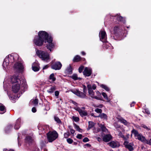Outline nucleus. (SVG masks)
Wrapping results in <instances>:
<instances>
[{
  "label": "nucleus",
  "instance_id": "obj_1",
  "mask_svg": "<svg viewBox=\"0 0 151 151\" xmlns=\"http://www.w3.org/2000/svg\"><path fill=\"white\" fill-rule=\"evenodd\" d=\"M9 81L12 85V91L14 93L18 92L20 89L25 91L28 88L26 80H21L17 76H12Z\"/></svg>",
  "mask_w": 151,
  "mask_h": 151
},
{
  "label": "nucleus",
  "instance_id": "obj_2",
  "mask_svg": "<svg viewBox=\"0 0 151 151\" xmlns=\"http://www.w3.org/2000/svg\"><path fill=\"white\" fill-rule=\"evenodd\" d=\"M38 36L43 40L45 43L47 42V44H46L47 48L51 52L54 47V45L52 42V37L49 36L48 34L46 32L42 31H40L39 32Z\"/></svg>",
  "mask_w": 151,
  "mask_h": 151
},
{
  "label": "nucleus",
  "instance_id": "obj_3",
  "mask_svg": "<svg viewBox=\"0 0 151 151\" xmlns=\"http://www.w3.org/2000/svg\"><path fill=\"white\" fill-rule=\"evenodd\" d=\"M18 55L16 54H12L6 56L3 64V69L6 71L9 63H12L18 59Z\"/></svg>",
  "mask_w": 151,
  "mask_h": 151
},
{
  "label": "nucleus",
  "instance_id": "obj_4",
  "mask_svg": "<svg viewBox=\"0 0 151 151\" xmlns=\"http://www.w3.org/2000/svg\"><path fill=\"white\" fill-rule=\"evenodd\" d=\"M131 132L132 134L131 135V136L132 134H133L136 139H138L142 142L151 145V139L149 140H147L141 134L139 133L137 131L134 129L131 131Z\"/></svg>",
  "mask_w": 151,
  "mask_h": 151
},
{
  "label": "nucleus",
  "instance_id": "obj_5",
  "mask_svg": "<svg viewBox=\"0 0 151 151\" xmlns=\"http://www.w3.org/2000/svg\"><path fill=\"white\" fill-rule=\"evenodd\" d=\"M36 53L42 60L47 62L50 60V58L48 53L41 50H37Z\"/></svg>",
  "mask_w": 151,
  "mask_h": 151
},
{
  "label": "nucleus",
  "instance_id": "obj_6",
  "mask_svg": "<svg viewBox=\"0 0 151 151\" xmlns=\"http://www.w3.org/2000/svg\"><path fill=\"white\" fill-rule=\"evenodd\" d=\"M70 91L79 97L84 98L86 96V93L87 92V88L85 85L83 86V93L77 89H71Z\"/></svg>",
  "mask_w": 151,
  "mask_h": 151
},
{
  "label": "nucleus",
  "instance_id": "obj_7",
  "mask_svg": "<svg viewBox=\"0 0 151 151\" xmlns=\"http://www.w3.org/2000/svg\"><path fill=\"white\" fill-rule=\"evenodd\" d=\"M87 87L88 93L89 96L93 98L99 100L100 98L99 97L94 95V93L93 90H95L96 88V86L95 85L93 84L92 86L90 84H88Z\"/></svg>",
  "mask_w": 151,
  "mask_h": 151
},
{
  "label": "nucleus",
  "instance_id": "obj_8",
  "mask_svg": "<svg viewBox=\"0 0 151 151\" xmlns=\"http://www.w3.org/2000/svg\"><path fill=\"white\" fill-rule=\"evenodd\" d=\"M47 139L49 142H52L58 137V134L56 131L50 132L47 134Z\"/></svg>",
  "mask_w": 151,
  "mask_h": 151
},
{
  "label": "nucleus",
  "instance_id": "obj_9",
  "mask_svg": "<svg viewBox=\"0 0 151 151\" xmlns=\"http://www.w3.org/2000/svg\"><path fill=\"white\" fill-rule=\"evenodd\" d=\"M43 40L38 36H35L33 40V42L37 46H40L42 45L45 42Z\"/></svg>",
  "mask_w": 151,
  "mask_h": 151
},
{
  "label": "nucleus",
  "instance_id": "obj_10",
  "mask_svg": "<svg viewBox=\"0 0 151 151\" xmlns=\"http://www.w3.org/2000/svg\"><path fill=\"white\" fill-rule=\"evenodd\" d=\"M99 37L100 40L103 42H106L107 35L106 32L104 30H101L99 33Z\"/></svg>",
  "mask_w": 151,
  "mask_h": 151
},
{
  "label": "nucleus",
  "instance_id": "obj_11",
  "mask_svg": "<svg viewBox=\"0 0 151 151\" xmlns=\"http://www.w3.org/2000/svg\"><path fill=\"white\" fill-rule=\"evenodd\" d=\"M14 68L17 71L21 72L24 69V66L21 63H17L14 65Z\"/></svg>",
  "mask_w": 151,
  "mask_h": 151
},
{
  "label": "nucleus",
  "instance_id": "obj_12",
  "mask_svg": "<svg viewBox=\"0 0 151 151\" xmlns=\"http://www.w3.org/2000/svg\"><path fill=\"white\" fill-rule=\"evenodd\" d=\"M62 66L61 63L59 62H58L52 65L51 68L55 70H59L61 68Z\"/></svg>",
  "mask_w": 151,
  "mask_h": 151
},
{
  "label": "nucleus",
  "instance_id": "obj_13",
  "mask_svg": "<svg viewBox=\"0 0 151 151\" xmlns=\"http://www.w3.org/2000/svg\"><path fill=\"white\" fill-rule=\"evenodd\" d=\"M75 109L78 111L80 115L82 117L86 116L87 115V112L84 110H83L80 108L78 107H75Z\"/></svg>",
  "mask_w": 151,
  "mask_h": 151
},
{
  "label": "nucleus",
  "instance_id": "obj_14",
  "mask_svg": "<svg viewBox=\"0 0 151 151\" xmlns=\"http://www.w3.org/2000/svg\"><path fill=\"white\" fill-rule=\"evenodd\" d=\"M32 68L34 71H37L39 70L40 67L37 61H35L32 64Z\"/></svg>",
  "mask_w": 151,
  "mask_h": 151
},
{
  "label": "nucleus",
  "instance_id": "obj_15",
  "mask_svg": "<svg viewBox=\"0 0 151 151\" xmlns=\"http://www.w3.org/2000/svg\"><path fill=\"white\" fill-rule=\"evenodd\" d=\"M92 73L91 69L89 68L86 67L83 72V74L87 76H90Z\"/></svg>",
  "mask_w": 151,
  "mask_h": 151
},
{
  "label": "nucleus",
  "instance_id": "obj_16",
  "mask_svg": "<svg viewBox=\"0 0 151 151\" xmlns=\"http://www.w3.org/2000/svg\"><path fill=\"white\" fill-rule=\"evenodd\" d=\"M119 121L121 123L125 125L128 126L130 125V123L127 122L126 120L122 117H120L118 118Z\"/></svg>",
  "mask_w": 151,
  "mask_h": 151
},
{
  "label": "nucleus",
  "instance_id": "obj_17",
  "mask_svg": "<svg viewBox=\"0 0 151 151\" xmlns=\"http://www.w3.org/2000/svg\"><path fill=\"white\" fill-rule=\"evenodd\" d=\"M112 136L110 134H106L103 137L104 141L107 142L110 141L111 139Z\"/></svg>",
  "mask_w": 151,
  "mask_h": 151
},
{
  "label": "nucleus",
  "instance_id": "obj_18",
  "mask_svg": "<svg viewBox=\"0 0 151 151\" xmlns=\"http://www.w3.org/2000/svg\"><path fill=\"white\" fill-rule=\"evenodd\" d=\"M124 145L126 146L127 148H128L130 151H131L133 150V144L132 143H129L128 142H124Z\"/></svg>",
  "mask_w": 151,
  "mask_h": 151
},
{
  "label": "nucleus",
  "instance_id": "obj_19",
  "mask_svg": "<svg viewBox=\"0 0 151 151\" xmlns=\"http://www.w3.org/2000/svg\"><path fill=\"white\" fill-rule=\"evenodd\" d=\"M109 146L112 148H115L119 146V144L118 142L114 141H112L109 143Z\"/></svg>",
  "mask_w": 151,
  "mask_h": 151
},
{
  "label": "nucleus",
  "instance_id": "obj_20",
  "mask_svg": "<svg viewBox=\"0 0 151 151\" xmlns=\"http://www.w3.org/2000/svg\"><path fill=\"white\" fill-rule=\"evenodd\" d=\"M21 122V119L18 118L16 121L14 128L16 129H18L20 127V124Z\"/></svg>",
  "mask_w": 151,
  "mask_h": 151
},
{
  "label": "nucleus",
  "instance_id": "obj_21",
  "mask_svg": "<svg viewBox=\"0 0 151 151\" xmlns=\"http://www.w3.org/2000/svg\"><path fill=\"white\" fill-rule=\"evenodd\" d=\"M6 111L5 106L2 104H0V114H3Z\"/></svg>",
  "mask_w": 151,
  "mask_h": 151
},
{
  "label": "nucleus",
  "instance_id": "obj_22",
  "mask_svg": "<svg viewBox=\"0 0 151 151\" xmlns=\"http://www.w3.org/2000/svg\"><path fill=\"white\" fill-rule=\"evenodd\" d=\"M70 77L72 78L75 81L77 80H80L81 79V78L78 77L77 74H73Z\"/></svg>",
  "mask_w": 151,
  "mask_h": 151
},
{
  "label": "nucleus",
  "instance_id": "obj_23",
  "mask_svg": "<svg viewBox=\"0 0 151 151\" xmlns=\"http://www.w3.org/2000/svg\"><path fill=\"white\" fill-rule=\"evenodd\" d=\"M101 94L103 96L104 98L106 100L107 102H109L110 101V99L108 98L107 95L105 93L102 92L101 93Z\"/></svg>",
  "mask_w": 151,
  "mask_h": 151
},
{
  "label": "nucleus",
  "instance_id": "obj_24",
  "mask_svg": "<svg viewBox=\"0 0 151 151\" xmlns=\"http://www.w3.org/2000/svg\"><path fill=\"white\" fill-rule=\"evenodd\" d=\"M114 18L119 21H122L124 22V21L123 20L124 19L123 18L118 14L116 15L114 17Z\"/></svg>",
  "mask_w": 151,
  "mask_h": 151
},
{
  "label": "nucleus",
  "instance_id": "obj_25",
  "mask_svg": "<svg viewBox=\"0 0 151 151\" xmlns=\"http://www.w3.org/2000/svg\"><path fill=\"white\" fill-rule=\"evenodd\" d=\"M56 90V88L55 86H52L49 89H48L47 91V92L51 93L54 92V91Z\"/></svg>",
  "mask_w": 151,
  "mask_h": 151
},
{
  "label": "nucleus",
  "instance_id": "obj_26",
  "mask_svg": "<svg viewBox=\"0 0 151 151\" xmlns=\"http://www.w3.org/2000/svg\"><path fill=\"white\" fill-rule=\"evenodd\" d=\"M81 60V57L78 55L76 56L74 58L73 61L74 62H78Z\"/></svg>",
  "mask_w": 151,
  "mask_h": 151
},
{
  "label": "nucleus",
  "instance_id": "obj_27",
  "mask_svg": "<svg viewBox=\"0 0 151 151\" xmlns=\"http://www.w3.org/2000/svg\"><path fill=\"white\" fill-rule=\"evenodd\" d=\"M32 103L35 105H37L38 103V100L37 99H32L31 100L30 102V103Z\"/></svg>",
  "mask_w": 151,
  "mask_h": 151
},
{
  "label": "nucleus",
  "instance_id": "obj_28",
  "mask_svg": "<svg viewBox=\"0 0 151 151\" xmlns=\"http://www.w3.org/2000/svg\"><path fill=\"white\" fill-rule=\"evenodd\" d=\"M102 88L104 89L106 91H109V88L106 85L104 84H101L100 86Z\"/></svg>",
  "mask_w": 151,
  "mask_h": 151
},
{
  "label": "nucleus",
  "instance_id": "obj_29",
  "mask_svg": "<svg viewBox=\"0 0 151 151\" xmlns=\"http://www.w3.org/2000/svg\"><path fill=\"white\" fill-rule=\"evenodd\" d=\"M98 117H100L101 119H107V116L106 114L104 113H102L100 114Z\"/></svg>",
  "mask_w": 151,
  "mask_h": 151
},
{
  "label": "nucleus",
  "instance_id": "obj_30",
  "mask_svg": "<svg viewBox=\"0 0 151 151\" xmlns=\"http://www.w3.org/2000/svg\"><path fill=\"white\" fill-rule=\"evenodd\" d=\"M49 79L52 80V81H55L56 80V78L54 77V73L51 74L49 76Z\"/></svg>",
  "mask_w": 151,
  "mask_h": 151
},
{
  "label": "nucleus",
  "instance_id": "obj_31",
  "mask_svg": "<svg viewBox=\"0 0 151 151\" xmlns=\"http://www.w3.org/2000/svg\"><path fill=\"white\" fill-rule=\"evenodd\" d=\"M26 141L28 143L31 142L32 141V138L30 136L27 137L26 138Z\"/></svg>",
  "mask_w": 151,
  "mask_h": 151
},
{
  "label": "nucleus",
  "instance_id": "obj_32",
  "mask_svg": "<svg viewBox=\"0 0 151 151\" xmlns=\"http://www.w3.org/2000/svg\"><path fill=\"white\" fill-rule=\"evenodd\" d=\"M66 72L68 73L71 74L72 73V68L70 66H69L67 68L66 70Z\"/></svg>",
  "mask_w": 151,
  "mask_h": 151
},
{
  "label": "nucleus",
  "instance_id": "obj_33",
  "mask_svg": "<svg viewBox=\"0 0 151 151\" xmlns=\"http://www.w3.org/2000/svg\"><path fill=\"white\" fill-rule=\"evenodd\" d=\"M88 128L90 129L92 127L94 126V123L92 122H89Z\"/></svg>",
  "mask_w": 151,
  "mask_h": 151
},
{
  "label": "nucleus",
  "instance_id": "obj_34",
  "mask_svg": "<svg viewBox=\"0 0 151 151\" xmlns=\"http://www.w3.org/2000/svg\"><path fill=\"white\" fill-rule=\"evenodd\" d=\"M54 119L55 121L59 124L61 123V121L58 117H55Z\"/></svg>",
  "mask_w": 151,
  "mask_h": 151
},
{
  "label": "nucleus",
  "instance_id": "obj_35",
  "mask_svg": "<svg viewBox=\"0 0 151 151\" xmlns=\"http://www.w3.org/2000/svg\"><path fill=\"white\" fill-rule=\"evenodd\" d=\"M109 45L107 43H105L103 44V47L104 48L107 49L109 47Z\"/></svg>",
  "mask_w": 151,
  "mask_h": 151
},
{
  "label": "nucleus",
  "instance_id": "obj_36",
  "mask_svg": "<svg viewBox=\"0 0 151 151\" xmlns=\"http://www.w3.org/2000/svg\"><path fill=\"white\" fill-rule=\"evenodd\" d=\"M72 119L74 121L76 122H78L79 120V118L78 117L73 116L72 117Z\"/></svg>",
  "mask_w": 151,
  "mask_h": 151
},
{
  "label": "nucleus",
  "instance_id": "obj_37",
  "mask_svg": "<svg viewBox=\"0 0 151 151\" xmlns=\"http://www.w3.org/2000/svg\"><path fill=\"white\" fill-rule=\"evenodd\" d=\"M12 128V126L11 125H9L7 126L6 128V131L7 132V130H10Z\"/></svg>",
  "mask_w": 151,
  "mask_h": 151
},
{
  "label": "nucleus",
  "instance_id": "obj_38",
  "mask_svg": "<svg viewBox=\"0 0 151 151\" xmlns=\"http://www.w3.org/2000/svg\"><path fill=\"white\" fill-rule=\"evenodd\" d=\"M67 142L70 144L72 143L73 142V140L70 138H68L67 139Z\"/></svg>",
  "mask_w": 151,
  "mask_h": 151
},
{
  "label": "nucleus",
  "instance_id": "obj_39",
  "mask_svg": "<svg viewBox=\"0 0 151 151\" xmlns=\"http://www.w3.org/2000/svg\"><path fill=\"white\" fill-rule=\"evenodd\" d=\"M119 29V27H118L116 26L114 27V34L116 33L117 30Z\"/></svg>",
  "mask_w": 151,
  "mask_h": 151
},
{
  "label": "nucleus",
  "instance_id": "obj_40",
  "mask_svg": "<svg viewBox=\"0 0 151 151\" xmlns=\"http://www.w3.org/2000/svg\"><path fill=\"white\" fill-rule=\"evenodd\" d=\"M84 68V66H81L78 68V71L80 73H81L83 71Z\"/></svg>",
  "mask_w": 151,
  "mask_h": 151
},
{
  "label": "nucleus",
  "instance_id": "obj_41",
  "mask_svg": "<svg viewBox=\"0 0 151 151\" xmlns=\"http://www.w3.org/2000/svg\"><path fill=\"white\" fill-rule=\"evenodd\" d=\"M75 127L77 130L79 132H80V131L81 130V129L79 128V127L76 124H75Z\"/></svg>",
  "mask_w": 151,
  "mask_h": 151
},
{
  "label": "nucleus",
  "instance_id": "obj_42",
  "mask_svg": "<svg viewBox=\"0 0 151 151\" xmlns=\"http://www.w3.org/2000/svg\"><path fill=\"white\" fill-rule=\"evenodd\" d=\"M95 111L97 113H101L102 112V110L101 109L97 108L95 110Z\"/></svg>",
  "mask_w": 151,
  "mask_h": 151
},
{
  "label": "nucleus",
  "instance_id": "obj_43",
  "mask_svg": "<svg viewBox=\"0 0 151 151\" xmlns=\"http://www.w3.org/2000/svg\"><path fill=\"white\" fill-rule=\"evenodd\" d=\"M119 136L120 137H121L122 138H123V139L125 138V137L123 135L122 133L120 132L119 133Z\"/></svg>",
  "mask_w": 151,
  "mask_h": 151
},
{
  "label": "nucleus",
  "instance_id": "obj_44",
  "mask_svg": "<svg viewBox=\"0 0 151 151\" xmlns=\"http://www.w3.org/2000/svg\"><path fill=\"white\" fill-rule=\"evenodd\" d=\"M83 137V136L81 134H78L76 136V137L77 138L80 139H81Z\"/></svg>",
  "mask_w": 151,
  "mask_h": 151
},
{
  "label": "nucleus",
  "instance_id": "obj_45",
  "mask_svg": "<svg viewBox=\"0 0 151 151\" xmlns=\"http://www.w3.org/2000/svg\"><path fill=\"white\" fill-rule=\"evenodd\" d=\"M143 112L147 114H150V112L148 110V109H145L143 111Z\"/></svg>",
  "mask_w": 151,
  "mask_h": 151
},
{
  "label": "nucleus",
  "instance_id": "obj_46",
  "mask_svg": "<svg viewBox=\"0 0 151 151\" xmlns=\"http://www.w3.org/2000/svg\"><path fill=\"white\" fill-rule=\"evenodd\" d=\"M69 136V133L66 132L64 134V137L65 138H67Z\"/></svg>",
  "mask_w": 151,
  "mask_h": 151
},
{
  "label": "nucleus",
  "instance_id": "obj_47",
  "mask_svg": "<svg viewBox=\"0 0 151 151\" xmlns=\"http://www.w3.org/2000/svg\"><path fill=\"white\" fill-rule=\"evenodd\" d=\"M89 140V139L87 137H85L83 139V142H86L88 141Z\"/></svg>",
  "mask_w": 151,
  "mask_h": 151
},
{
  "label": "nucleus",
  "instance_id": "obj_48",
  "mask_svg": "<svg viewBox=\"0 0 151 151\" xmlns=\"http://www.w3.org/2000/svg\"><path fill=\"white\" fill-rule=\"evenodd\" d=\"M114 125L115 127L116 128H119L120 127V126L118 125L117 123H115Z\"/></svg>",
  "mask_w": 151,
  "mask_h": 151
},
{
  "label": "nucleus",
  "instance_id": "obj_49",
  "mask_svg": "<svg viewBox=\"0 0 151 151\" xmlns=\"http://www.w3.org/2000/svg\"><path fill=\"white\" fill-rule=\"evenodd\" d=\"M101 128L102 129V130L106 132V131L107 130V129L103 126H102Z\"/></svg>",
  "mask_w": 151,
  "mask_h": 151
},
{
  "label": "nucleus",
  "instance_id": "obj_50",
  "mask_svg": "<svg viewBox=\"0 0 151 151\" xmlns=\"http://www.w3.org/2000/svg\"><path fill=\"white\" fill-rule=\"evenodd\" d=\"M142 127L145 129H147V130H149V129L147 126H146L145 125H144V124L142 125Z\"/></svg>",
  "mask_w": 151,
  "mask_h": 151
},
{
  "label": "nucleus",
  "instance_id": "obj_51",
  "mask_svg": "<svg viewBox=\"0 0 151 151\" xmlns=\"http://www.w3.org/2000/svg\"><path fill=\"white\" fill-rule=\"evenodd\" d=\"M59 92L58 91H56L55 92V95L56 96H58L59 95Z\"/></svg>",
  "mask_w": 151,
  "mask_h": 151
},
{
  "label": "nucleus",
  "instance_id": "obj_52",
  "mask_svg": "<svg viewBox=\"0 0 151 151\" xmlns=\"http://www.w3.org/2000/svg\"><path fill=\"white\" fill-rule=\"evenodd\" d=\"M32 112L34 113L36 112V109L35 107L32 108Z\"/></svg>",
  "mask_w": 151,
  "mask_h": 151
},
{
  "label": "nucleus",
  "instance_id": "obj_53",
  "mask_svg": "<svg viewBox=\"0 0 151 151\" xmlns=\"http://www.w3.org/2000/svg\"><path fill=\"white\" fill-rule=\"evenodd\" d=\"M70 132L72 134H73L75 132V131L73 129H70Z\"/></svg>",
  "mask_w": 151,
  "mask_h": 151
},
{
  "label": "nucleus",
  "instance_id": "obj_54",
  "mask_svg": "<svg viewBox=\"0 0 151 151\" xmlns=\"http://www.w3.org/2000/svg\"><path fill=\"white\" fill-rule=\"evenodd\" d=\"M3 151H14V150H12L10 149L9 150H8L6 149H3Z\"/></svg>",
  "mask_w": 151,
  "mask_h": 151
},
{
  "label": "nucleus",
  "instance_id": "obj_55",
  "mask_svg": "<svg viewBox=\"0 0 151 151\" xmlns=\"http://www.w3.org/2000/svg\"><path fill=\"white\" fill-rule=\"evenodd\" d=\"M48 65H46L43 68V69H47V68H48Z\"/></svg>",
  "mask_w": 151,
  "mask_h": 151
},
{
  "label": "nucleus",
  "instance_id": "obj_56",
  "mask_svg": "<svg viewBox=\"0 0 151 151\" xmlns=\"http://www.w3.org/2000/svg\"><path fill=\"white\" fill-rule=\"evenodd\" d=\"M50 107H49V106H47L46 107H45V109L46 110H48L50 109Z\"/></svg>",
  "mask_w": 151,
  "mask_h": 151
},
{
  "label": "nucleus",
  "instance_id": "obj_57",
  "mask_svg": "<svg viewBox=\"0 0 151 151\" xmlns=\"http://www.w3.org/2000/svg\"><path fill=\"white\" fill-rule=\"evenodd\" d=\"M97 140L99 142H100L101 141V139L99 137H98L97 138Z\"/></svg>",
  "mask_w": 151,
  "mask_h": 151
},
{
  "label": "nucleus",
  "instance_id": "obj_58",
  "mask_svg": "<svg viewBox=\"0 0 151 151\" xmlns=\"http://www.w3.org/2000/svg\"><path fill=\"white\" fill-rule=\"evenodd\" d=\"M72 103L74 104V105H76V106H77L78 104H77V103H76V102L75 101H72Z\"/></svg>",
  "mask_w": 151,
  "mask_h": 151
},
{
  "label": "nucleus",
  "instance_id": "obj_59",
  "mask_svg": "<svg viewBox=\"0 0 151 151\" xmlns=\"http://www.w3.org/2000/svg\"><path fill=\"white\" fill-rule=\"evenodd\" d=\"M103 105L102 104H100L98 106H97V107H99V108H101L103 107Z\"/></svg>",
  "mask_w": 151,
  "mask_h": 151
},
{
  "label": "nucleus",
  "instance_id": "obj_60",
  "mask_svg": "<svg viewBox=\"0 0 151 151\" xmlns=\"http://www.w3.org/2000/svg\"><path fill=\"white\" fill-rule=\"evenodd\" d=\"M81 53V54L83 55H86L85 52L83 51Z\"/></svg>",
  "mask_w": 151,
  "mask_h": 151
},
{
  "label": "nucleus",
  "instance_id": "obj_61",
  "mask_svg": "<svg viewBox=\"0 0 151 151\" xmlns=\"http://www.w3.org/2000/svg\"><path fill=\"white\" fill-rule=\"evenodd\" d=\"M86 145L88 147H90L91 145L89 144H86Z\"/></svg>",
  "mask_w": 151,
  "mask_h": 151
},
{
  "label": "nucleus",
  "instance_id": "obj_62",
  "mask_svg": "<svg viewBox=\"0 0 151 151\" xmlns=\"http://www.w3.org/2000/svg\"><path fill=\"white\" fill-rule=\"evenodd\" d=\"M91 116H94L95 117H98L97 116H95L94 115V114H93V113H92L91 114Z\"/></svg>",
  "mask_w": 151,
  "mask_h": 151
},
{
  "label": "nucleus",
  "instance_id": "obj_63",
  "mask_svg": "<svg viewBox=\"0 0 151 151\" xmlns=\"http://www.w3.org/2000/svg\"><path fill=\"white\" fill-rule=\"evenodd\" d=\"M133 103H132V104L130 105L132 107V106H133Z\"/></svg>",
  "mask_w": 151,
  "mask_h": 151
},
{
  "label": "nucleus",
  "instance_id": "obj_64",
  "mask_svg": "<svg viewBox=\"0 0 151 151\" xmlns=\"http://www.w3.org/2000/svg\"><path fill=\"white\" fill-rule=\"evenodd\" d=\"M132 103H133V106H134V104H135V102H133Z\"/></svg>",
  "mask_w": 151,
  "mask_h": 151
}]
</instances>
